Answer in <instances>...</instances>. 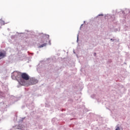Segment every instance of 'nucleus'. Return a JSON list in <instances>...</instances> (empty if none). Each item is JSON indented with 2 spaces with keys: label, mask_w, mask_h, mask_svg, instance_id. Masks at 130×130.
<instances>
[{
  "label": "nucleus",
  "mask_w": 130,
  "mask_h": 130,
  "mask_svg": "<svg viewBox=\"0 0 130 130\" xmlns=\"http://www.w3.org/2000/svg\"><path fill=\"white\" fill-rule=\"evenodd\" d=\"M30 76L26 73H22L20 75V79L18 80V83L21 86H26L27 82L29 81Z\"/></svg>",
  "instance_id": "nucleus-1"
},
{
  "label": "nucleus",
  "mask_w": 130,
  "mask_h": 130,
  "mask_svg": "<svg viewBox=\"0 0 130 130\" xmlns=\"http://www.w3.org/2000/svg\"><path fill=\"white\" fill-rule=\"evenodd\" d=\"M38 36L39 38H41L42 42L44 43L40 46V48H41L42 47H44V46H46L47 41H45V40H44V39L46 38V36H45L43 33H39Z\"/></svg>",
  "instance_id": "nucleus-2"
},
{
  "label": "nucleus",
  "mask_w": 130,
  "mask_h": 130,
  "mask_svg": "<svg viewBox=\"0 0 130 130\" xmlns=\"http://www.w3.org/2000/svg\"><path fill=\"white\" fill-rule=\"evenodd\" d=\"M11 78L13 80H16L17 82H19V80L21 78V73L14 72L11 74Z\"/></svg>",
  "instance_id": "nucleus-3"
},
{
  "label": "nucleus",
  "mask_w": 130,
  "mask_h": 130,
  "mask_svg": "<svg viewBox=\"0 0 130 130\" xmlns=\"http://www.w3.org/2000/svg\"><path fill=\"white\" fill-rule=\"evenodd\" d=\"M38 83V80L35 78H30L27 80L26 84L25 86H31L32 85H35Z\"/></svg>",
  "instance_id": "nucleus-4"
},
{
  "label": "nucleus",
  "mask_w": 130,
  "mask_h": 130,
  "mask_svg": "<svg viewBox=\"0 0 130 130\" xmlns=\"http://www.w3.org/2000/svg\"><path fill=\"white\" fill-rule=\"evenodd\" d=\"M105 19H107L109 22H113L115 20V16L114 15L106 14L105 15Z\"/></svg>",
  "instance_id": "nucleus-5"
},
{
  "label": "nucleus",
  "mask_w": 130,
  "mask_h": 130,
  "mask_svg": "<svg viewBox=\"0 0 130 130\" xmlns=\"http://www.w3.org/2000/svg\"><path fill=\"white\" fill-rule=\"evenodd\" d=\"M45 36L46 37V38L44 39V40H46L47 41H47H48V44H49V45H51V40H49V35H45Z\"/></svg>",
  "instance_id": "nucleus-6"
},
{
  "label": "nucleus",
  "mask_w": 130,
  "mask_h": 130,
  "mask_svg": "<svg viewBox=\"0 0 130 130\" xmlns=\"http://www.w3.org/2000/svg\"><path fill=\"white\" fill-rule=\"evenodd\" d=\"M13 128H15V129H22L23 126H22V125L19 124L13 126Z\"/></svg>",
  "instance_id": "nucleus-7"
},
{
  "label": "nucleus",
  "mask_w": 130,
  "mask_h": 130,
  "mask_svg": "<svg viewBox=\"0 0 130 130\" xmlns=\"http://www.w3.org/2000/svg\"><path fill=\"white\" fill-rule=\"evenodd\" d=\"M6 56V53L0 52V59L4 58Z\"/></svg>",
  "instance_id": "nucleus-8"
},
{
  "label": "nucleus",
  "mask_w": 130,
  "mask_h": 130,
  "mask_svg": "<svg viewBox=\"0 0 130 130\" xmlns=\"http://www.w3.org/2000/svg\"><path fill=\"white\" fill-rule=\"evenodd\" d=\"M120 12H122V14H123V15H125V12L124 11H121V10L119 9L116 10V14H119Z\"/></svg>",
  "instance_id": "nucleus-9"
},
{
  "label": "nucleus",
  "mask_w": 130,
  "mask_h": 130,
  "mask_svg": "<svg viewBox=\"0 0 130 130\" xmlns=\"http://www.w3.org/2000/svg\"><path fill=\"white\" fill-rule=\"evenodd\" d=\"M25 119V117L21 118L19 120V123H22L23 122V120Z\"/></svg>",
  "instance_id": "nucleus-10"
},
{
  "label": "nucleus",
  "mask_w": 130,
  "mask_h": 130,
  "mask_svg": "<svg viewBox=\"0 0 130 130\" xmlns=\"http://www.w3.org/2000/svg\"><path fill=\"white\" fill-rule=\"evenodd\" d=\"M0 23H1V25H5V21L0 20Z\"/></svg>",
  "instance_id": "nucleus-11"
},
{
  "label": "nucleus",
  "mask_w": 130,
  "mask_h": 130,
  "mask_svg": "<svg viewBox=\"0 0 130 130\" xmlns=\"http://www.w3.org/2000/svg\"><path fill=\"white\" fill-rule=\"evenodd\" d=\"M100 16H104L103 14H99L96 17V18H98L99 17H100Z\"/></svg>",
  "instance_id": "nucleus-12"
},
{
  "label": "nucleus",
  "mask_w": 130,
  "mask_h": 130,
  "mask_svg": "<svg viewBox=\"0 0 130 130\" xmlns=\"http://www.w3.org/2000/svg\"><path fill=\"white\" fill-rule=\"evenodd\" d=\"M77 42H79V34L77 35Z\"/></svg>",
  "instance_id": "nucleus-13"
},
{
  "label": "nucleus",
  "mask_w": 130,
  "mask_h": 130,
  "mask_svg": "<svg viewBox=\"0 0 130 130\" xmlns=\"http://www.w3.org/2000/svg\"><path fill=\"white\" fill-rule=\"evenodd\" d=\"M15 37H16V36H11V39H14L15 38Z\"/></svg>",
  "instance_id": "nucleus-14"
},
{
  "label": "nucleus",
  "mask_w": 130,
  "mask_h": 130,
  "mask_svg": "<svg viewBox=\"0 0 130 130\" xmlns=\"http://www.w3.org/2000/svg\"><path fill=\"white\" fill-rule=\"evenodd\" d=\"M110 40H111V41H112V42H113V41H114L115 40H116L113 39H111Z\"/></svg>",
  "instance_id": "nucleus-15"
},
{
  "label": "nucleus",
  "mask_w": 130,
  "mask_h": 130,
  "mask_svg": "<svg viewBox=\"0 0 130 130\" xmlns=\"http://www.w3.org/2000/svg\"><path fill=\"white\" fill-rule=\"evenodd\" d=\"M91 98H94L95 97V95L93 94L91 96Z\"/></svg>",
  "instance_id": "nucleus-16"
},
{
  "label": "nucleus",
  "mask_w": 130,
  "mask_h": 130,
  "mask_svg": "<svg viewBox=\"0 0 130 130\" xmlns=\"http://www.w3.org/2000/svg\"><path fill=\"white\" fill-rule=\"evenodd\" d=\"M96 53H94V55H93L94 56H96Z\"/></svg>",
  "instance_id": "nucleus-17"
},
{
  "label": "nucleus",
  "mask_w": 130,
  "mask_h": 130,
  "mask_svg": "<svg viewBox=\"0 0 130 130\" xmlns=\"http://www.w3.org/2000/svg\"><path fill=\"white\" fill-rule=\"evenodd\" d=\"M127 12H128V13H130V11L128 10H127Z\"/></svg>",
  "instance_id": "nucleus-18"
},
{
  "label": "nucleus",
  "mask_w": 130,
  "mask_h": 130,
  "mask_svg": "<svg viewBox=\"0 0 130 130\" xmlns=\"http://www.w3.org/2000/svg\"><path fill=\"white\" fill-rule=\"evenodd\" d=\"M20 34H25V33L24 32H21V33H20Z\"/></svg>",
  "instance_id": "nucleus-19"
},
{
  "label": "nucleus",
  "mask_w": 130,
  "mask_h": 130,
  "mask_svg": "<svg viewBox=\"0 0 130 130\" xmlns=\"http://www.w3.org/2000/svg\"><path fill=\"white\" fill-rule=\"evenodd\" d=\"M86 23V21H84V23Z\"/></svg>",
  "instance_id": "nucleus-20"
},
{
  "label": "nucleus",
  "mask_w": 130,
  "mask_h": 130,
  "mask_svg": "<svg viewBox=\"0 0 130 130\" xmlns=\"http://www.w3.org/2000/svg\"><path fill=\"white\" fill-rule=\"evenodd\" d=\"M26 31H27V32H28L29 31H28V30H26Z\"/></svg>",
  "instance_id": "nucleus-21"
},
{
  "label": "nucleus",
  "mask_w": 130,
  "mask_h": 130,
  "mask_svg": "<svg viewBox=\"0 0 130 130\" xmlns=\"http://www.w3.org/2000/svg\"><path fill=\"white\" fill-rule=\"evenodd\" d=\"M16 33H17V34H19V32H17Z\"/></svg>",
  "instance_id": "nucleus-22"
},
{
  "label": "nucleus",
  "mask_w": 130,
  "mask_h": 130,
  "mask_svg": "<svg viewBox=\"0 0 130 130\" xmlns=\"http://www.w3.org/2000/svg\"><path fill=\"white\" fill-rule=\"evenodd\" d=\"M74 53H76V52H75V51H74Z\"/></svg>",
  "instance_id": "nucleus-23"
},
{
  "label": "nucleus",
  "mask_w": 130,
  "mask_h": 130,
  "mask_svg": "<svg viewBox=\"0 0 130 130\" xmlns=\"http://www.w3.org/2000/svg\"><path fill=\"white\" fill-rule=\"evenodd\" d=\"M23 107H25V106H23Z\"/></svg>",
  "instance_id": "nucleus-24"
},
{
  "label": "nucleus",
  "mask_w": 130,
  "mask_h": 130,
  "mask_svg": "<svg viewBox=\"0 0 130 130\" xmlns=\"http://www.w3.org/2000/svg\"><path fill=\"white\" fill-rule=\"evenodd\" d=\"M81 26H83V24H81Z\"/></svg>",
  "instance_id": "nucleus-25"
},
{
  "label": "nucleus",
  "mask_w": 130,
  "mask_h": 130,
  "mask_svg": "<svg viewBox=\"0 0 130 130\" xmlns=\"http://www.w3.org/2000/svg\"><path fill=\"white\" fill-rule=\"evenodd\" d=\"M126 14H127V12H126Z\"/></svg>",
  "instance_id": "nucleus-26"
}]
</instances>
